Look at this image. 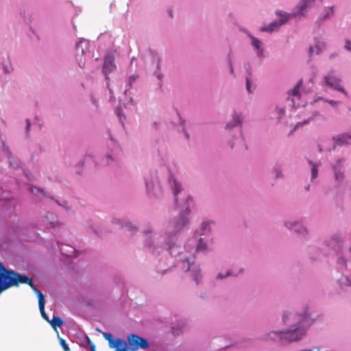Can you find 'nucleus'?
<instances>
[{
	"instance_id": "nucleus-31",
	"label": "nucleus",
	"mask_w": 351,
	"mask_h": 351,
	"mask_svg": "<svg viewBox=\"0 0 351 351\" xmlns=\"http://www.w3.org/2000/svg\"><path fill=\"white\" fill-rule=\"evenodd\" d=\"M160 321L159 320H150V319H145L142 322L141 326L144 328H156V327H161V326L159 325Z\"/></svg>"
},
{
	"instance_id": "nucleus-21",
	"label": "nucleus",
	"mask_w": 351,
	"mask_h": 351,
	"mask_svg": "<svg viewBox=\"0 0 351 351\" xmlns=\"http://www.w3.org/2000/svg\"><path fill=\"white\" fill-rule=\"evenodd\" d=\"M348 252H344L343 248L335 254L337 255V263L341 267V269L347 268V263L350 261V258L346 255Z\"/></svg>"
},
{
	"instance_id": "nucleus-22",
	"label": "nucleus",
	"mask_w": 351,
	"mask_h": 351,
	"mask_svg": "<svg viewBox=\"0 0 351 351\" xmlns=\"http://www.w3.org/2000/svg\"><path fill=\"white\" fill-rule=\"evenodd\" d=\"M56 243L62 255L70 257L74 254L75 248L73 246L60 243L59 241H57Z\"/></svg>"
},
{
	"instance_id": "nucleus-15",
	"label": "nucleus",
	"mask_w": 351,
	"mask_h": 351,
	"mask_svg": "<svg viewBox=\"0 0 351 351\" xmlns=\"http://www.w3.org/2000/svg\"><path fill=\"white\" fill-rule=\"evenodd\" d=\"M168 184L173 194L176 204L179 205L178 195L182 189L181 184L171 174H169L168 176Z\"/></svg>"
},
{
	"instance_id": "nucleus-26",
	"label": "nucleus",
	"mask_w": 351,
	"mask_h": 351,
	"mask_svg": "<svg viewBox=\"0 0 351 351\" xmlns=\"http://www.w3.org/2000/svg\"><path fill=\"white\" fill-rule=\"evenodd\" d=\"M49 199L56 202L59 206L62 207L66 211L70 212L72 210V206L67 200L63 199H58L55 198L52 195H51V197Z\"/></svg>"
},
{
	"instance_id": "nucleus-19",
	"label": "nucleus",
	"mask_w": 351,
	"mask_h": 351,
	"mask_svg": "<svg viewBox=\"0 0 351 351\" xmlns=\"http://www.w3.org/2000/svg\"><path fill=\"white\" fill-rule=\"evenodd\" d=\"M247 36L250 38L252 42L251 45L254 49L256 50V56L258 58H263L264 56V51L262 48V41L258 38L254 36L251 33H247Z\"/></svg>"
},
{
	"instance_id": "nucleus-30",
	"label": "nucleus",
	"mask_w": 351,
	"mask_h": 351,
	"mask_svg": "<svg viewBox=\"0 0 351 351\" xmlns=\"http://www.w3.org/2000/svg\"><path fill=\"white\" fill-rule=\"evenodd\" d=\"M1 66L3 73L5 75L10 74L13 70L9 57L7 58L6 60L1 63Z\"/></svg>"
},
{
	"instance_id": "nucleus-48",
	"label": "nucleus",
	"mask_w": 351,
	"mask_h": 351,
	"mask_svg": "<svg viewBox=\"0 0 351 351\" xmlns=\"http://www.w3.org/2000/svg\"><path fill=\"white\" fill-rule=\"evenodd\" d=\"M159 70H160V66H159V65H157L156 70L154 72V75H155L156 77L159 81L161 82L162 80V78H163V74L162 73H160V71Z\"/></svg>"
},
{
	"instance_id": "nucleus-60",
	"label": "nucleus",
	"mask_w": 351,
	"mask_h": 351,
	"mask_svg": "<svg viewBox=\"0 0 351 351\" xmlns=\"http://www.w3.org/2000/svg\"><path fill=\"white\" fill-rule=\"evenodd\" d=\"M313 52H314L313 47H309V50H308V55H309V56H311L313 54Z\"/></svg>"
},
{
	"instance_id": "nucleus-24",
	"label": "nucleus",
	"mask_w": 351,
	"mask_h": 351,
	"mask_svg": "<svg viewBox=\"0 0 351 351\" xmlns=\"http://www.w3.org/2000/svg\"><path fill=\"white\" fill-rule=\"evenodd\" d=\"M28 191L38 197L42 196L43 197L49 198L51 197V195L43 189L32 184L29 186Z\"/></svg>"
},
{
	"instance_id": "nucleus-25",
	"label": "nucleus",
	"mask_w": 351,
	"mask_h": 351,
	"mask_svg": "<svg viewBox=\"0 0 351 351\" xmlns=\"http://www.w3.org/2000/svg\"><path fill=\"white\" fill-rule=\"evenodd\" d=\"M28 285H29L31 287V288L32 289V290L34 291V292L35 293V294L36 295V296L38 298V307L43 308V306H45V304L44 294L42 293V291L40 290H39L35 287V286L32 282L30 284H28Z\"/></svg>"
},
{
	"instance_id": "nucleus-6",
	"label": "nucleus",
	"mask_w": 351,
	"mask_h": 351,
	"mask_svg": "<svg viewBox=\"0 0 351 351\" xmlns=\"http://www.w3.org/2000/svg\"><path fill=\"white\" fill-rule=\"evenodd\" d=\"M145 186L147 194L156 198H160L163 195V188L161 184L160 176L158 171H151L145 178Z\"/></svg>"
},
{
	"instance_id": "nucleus-44",
	"label": "nucleus",
	"mask_w": 351,
	"mask_h": 351,
	"mask_svg": "<svg viewBox=\"0 0 351 351\" xmlns=\"http://www.w3.org/2000/svg\"><path fill=\"white\" fill-rule=\"evenodd\" d=\"M314 119V117H309L308 119H305L302 122H298L295 124V127H294V130H295L297 128H298L300 126H303L304 125H306L308 123H310L311 121L313 120Z\"/></svg>"
},
{
	"instance_id": "nucleus-51",
	"label": "nucleus",
	"mask_w": 351,
	"mask_h": 351,
	"mask_svg": "<svg viewBox=\"0 0 351 351\" xmlns=\"http://www.w3.org/2000/svg\"><path fill=\"white\" fill-rule=\"evenodd\" d=\"M344 48L349 51H351V40L346 39L345 40Z\"/></svg>"
},
{
	"instance_id": "nucleus-3",
	"label": "nucleus",
	"mask_w": 351,
	"mask_h": 351,
	"mask_svg": "<svg viewBox=\"0 0 351 351\" xmlns=\"http://www.w3.org/2000/svg\"><path fill=\"white\" fill-rule=\"evenodd\" d=\"M318 319L312 318L308 313L306 308L301 313L293 310H286L282 312V321L288 329H308Z\"/></svg>"
},
{
	"instance_id": "nucleus-56",
	"label": "nucleus",
	"mask_w": 351,
	"mask_h": 351,
	"mask_svg": "<svg viewBox=\"0 0 351 351\" xmlns=\"http://www.w3.org/2000/svg\"><path fill=\"white\" fill-rule=\"evenodd\" d=\"M311 117H314V119L317 117H322V115L320 114V112L317 110L316 111H314L313 113H312V116Z\"/></svg>"
},
{
	"instance_id": "nucleus-11",
	"label": "nucleus",
	"mask_w": 351,
	"mask_h": 351,
	"mask_svg": "<svg viewBox=\"0 0 351 351\" xmlns=\"http://www.w3.org/2000/svg\"><path fill=\"white\" fill-rule=\"evenodd\" d=\"M276 332L283 343L300 340L305 335L304 330H276Z\"/></svg>"
},
{
	"instance_id": "nucleus-5",
	"label": "nucleus",
	"mask_w": 351,
	"mask_h": 351,
	"mask_svg": "<svg viewBox=\"0 0 351 351\" xmlns=\"http://www.w3.org/2000/svg\"><path fill=\"white\" fill-rule=\"evenodd\" d=\"M243 116L242 113L233 111L232 119L225 125L224 130L227 137L229 138L228 143L232 149L236 141H243L244 137L242 132Z\"/></svg>"
},
{
	"instance_id": "nucleus-55",
	"label": "nucleus",
	"mask_w": 351,
	"mask_h": 351,
	"mask_svg": "<svg viewBox=\"0 0 351 351\" xmlns=\"http://www.w3.org/2000/svg\"><path fill=\"white\" fill-rule=\"evenodd\" d=\"M228 63H229L230 73L231 74H233L234 73V68H233V65H232V61H231V60L230 58H229V60H228Z\"/></svg>"
},
{
	"instance_id": "nucleus-2",
	"label": "nucleus",
	"mask_w": 351,
	"mask_h": 351,
	"mask_svg": "<svg viewBox=\"0 0 351 351\" xmlns=\"http://www.w3.org/2000/svg\"><path fill=\"white\" fill-rule=\"evenodd\" d=\"M104 337L108 341L110 348L115 351H137L138 349L149 348V343L145 338L135 334H130L127 337V341L122 339H114L112 334L103 333Z\"/></svg>"
},
{
	"instance_id": "nucleus-13",
	"label": "nucleus",
	"mask_w": 351,
	"mask_h": 351,
	"mask_svg": "<svg viewBox=\"0 0 351 351\" xmlns=\"http://www.w3.org/2000/svg\"><path fill=\"white\" fill-rule=\"evenodd\" d=\"M334 73V71H331L324 77L325 84L328 87L333 88L334 90L342 93L346 96H348V92L341 85V79L335 77Z\"/></svg>"
},
{
	"instance_id": "nucleus-45",
	"label": "nucleus",
	"mask_w": 351,
	"mask_h": 351,
	"mask_svg": "<svg viewBox=\"0 0 351 351\" xmlns=\"http://www.w3.org/2000/svg\"><path fill=\"white\" fill-rule=\"evenodd\" d=\"M273 172L275 173L276 179H281L284 178V176L279 167H274L273 169Z\"/></svg>"
},
{
	"instance_id": "nucleus-36",
	"label": "nucleus",
	"mask_w": 351,
	"mask_h": 351,
	"mask_svg": "<svg viewBox=\"0 0 351 351\" xmlns=\"http://www.w3.org/2000/svg\"><path fill=\"white\" fill-rule=\"evenodd\" d=\"M88 158H91V156L90 155H85L84 157L80 160L75 165V168L77 169L76 171H75V173L77 174H80L81 173V171H82V169L84 167V162H85V160Z\"/></svg>"
},
{
	"instance_id": "nucleus-1",
	"label": "nucleus",
	"mask_w": 351,
	"mask_h": 351,
	"mask_svg": "<svg viewBox=\"0 0 351 351\" xmlns=\"http://www.w3.org/2000/svg\"><path fill=\"white\" fill-rule=\"evenodd\" d=\"M184 200L178 215L168 220L162 228H158L150 222L144 225L142 230L143 245L152 254H162L166 257L165 261L159 260L156 266L158 273L165 275L171 268L178 267L189 273L196 285H199L202 279L200 265L195 262L194 255L184 252V247L178 239V234L190 223L192 198L187 196Z\"/></svg>"
},
{
	"instance_id": "nucleus-41",
	"label": "nucleus",
	"mask_w": 351,
	"mask_h": 351,
	"mask_svg": "<svg viewBox=\"0 0 351 351\" xmlns=\"http://www.w3.org/2000/svg\"><path fill=\"white\" fill-rule=\"evenodd\" d=\"M232 276H233L232 271L228 270L226 274H222L221 272L219 273L216 276V279L221 280H223V279H225L228 277Z\"/></svg>"
},
{
	"instance_id": "nucleus-40",
	"label": "nucleus",
	"mask_w": 351,
	"mask_h": 351,
	"mask_svg": "<svg viewBox=\"0 0 351 351\" xmlns=\"http://www.w3.org/2000/svg\"><path fill=\"white\" fill-rule=\"evenodd\" d=\"M56 332L57 333V336H58L60 344L62 346V348H63L64 351H70V348H69V346L67 345V343H66L65 340L59 336L58 330H56Z\"/></svg>"
},
{
	"instance_id": "nucleus-16",
	"label": "nucleus",
	"mask_w": 351,
	"mask_h": 351,
	"mask_svg": "<svg viewBox=\"0 0 351 351\" xmlns=\"http://www.w3.org/2000/svg\"><path fill=\"white\" fill-rule=\"evenodd\" d=\"M334 5L324 7V12L319 14L318 19L315 22V26L319 27L324 21L329 20L334 15Z\"/></svg>"
},
{
	"instance_id": "nucleus-37",
	"label": "nucleus",
	"mask_w": 351,
	"mask_h": 351,
	"mask_svg": "<svg viewBox=\"0 0 351 351\" xmlns=\"http://www.w3.org/2000/svg\"><path fill=\"white\" fill-rule=\"evenodd\" d=\"M84 43V40H80L75 44V50L77 51V54H81L83 56L84 54L85 49L87 48L86 45L87 44L85 43V48L83 47V43Z\"/></svg>"
},
{
	"instance_id": "nucleus-7",
	"label": "nucleus",
	"mask_w": 351,
	"mask_h": 351,
	"mask_svg": "<svg viewBox=\"0 0 351 351\" xmlns=\"http://www.w3.org/2000/svg\"><path fill=\"white\" fill-rule=\"evenodd\" d=\"M275 14L276 16L279 17V19L272 21L268 25H265L260 27V32L268 33L277 32L279 30L281 26L287 23L290 19H298L297 16H293V12H291V13H288L282 10H277L275 12Z\"/></svg>"
},
{
	"instance_id": "nucleus-23",
	"label": "nucleus",
	"mask_w": 351,
	"mask_h": 351,
	"mask_svg": "<svg viewBox=\"0 0 351 351\" xmlns=\"http://www.w3.org/2000/svg\"><path fill=\"white\" fill-rule=\"evenodd\" d=\"M114 223H119L122 228H125L132 234L138 231V226L136 223H133L130 221L121 222L119 219H115Z\"/></svg>"
},
{
	"instance_id": "nucleus-63",
	"label": "nucleus",
	"mask_w": 351,
	"mask_h": 351,
	"mask_svg": "<svg viewBox=\"0 0 351 351\" xmlns=\"http://www.w3.org/2000/svg\"><path fill=\"white\" fill-rule=\"evenodd\" d=\"M132 327L134 328H138V324L136 322H132V324L131 325Z\"/></svg>"
},
{
	"instance_id": "nucleus-4",
	"label": "nucleus",
	"mask_w": 351,
	"mask_h": 351,
	"mask_svg": "<svg viewBox=\"0 0 351 351\" xmlns=\"http://www.w3.org/2000/svg\"><path fill=\"white\" fill-rule=\"evenodd\" d=\"M32 279L28 276L7 269L0 262V290L1 292L12 287H19L20 284H30Z\"/></svg>"
},
{
	"instance_id": "nucleus-38",
	"label": "nucleus",
	"mask_w": 351,
	"mask_h": 351,
	"mask_svg": "<svg viewBox=\"0 0 351 351\" xmlns=\"http://www.w3.org/2000/svg\"><path fill=\"white\" fill-rule=\"evenodd\" d=\"M302 84H303L302 80H300L297 83V84L294 86V88L289 91V95H291L293 96H298L300 88L302 86Z\"/></svg>"
},
{
	"instance_id": "nucleus-62",
	"label": "nucleus",
	"mask_w": 351,
	"mask_h": 351,
	"mask_svg": "<svg viewBox=\"0 0 351 351\" xmlns=\"http://www.w3.org/2000/svg\"><path fill=\"white\" fill-rule=\"evenodd\" d=\"M178 118H179L180 124V125H182L184 124V119H182L180 117V114H178Z\"/></svg>"
},
{
	"instance_id": "nucleus-50",
	"label": "nucleus",
	"mask_w": 351,
	"mask_h": 351,
	"mask_svg": "<svg viewBox=\"0 0 351 351\" xmlns=\"http://www.w3.org/2000/svg\"><path fill=\"white\" fill-rule=\"evenodd\" d=\"M39 310L40 311V313H41L43 317L49 322V318L48 315L46 314V313L45 311V306H43V308H39Z\"/></svg>"
},
{
	"instance_id": "nucleus-14",
	"label": "nucleus",
	"mask_w": 351,
	"mask_h": 351,
	"mask_svg": "<svg viewBox=\"0 0 351 351\" xmlns=\"http://www.w3.org/2000/svg\"><path fill=\"white\" fill-rule=\"evenodd\" d=\"M116 69L114 56L111 53L106 55L104 59L102 73L105 75L106 80H109L108 75Z\"/></svg>"
},
{
	"instance_id": "nucleus-12",
	"label": "nucleus",
	"mask_w": 351,
	"mask_h": 351,
	"mask_svg": "<svg viewBox=\"0 0 351 351\" xmlns=\"http://www.w3.org/2000/svg\"><path fill=\"white\" fill-rule=\"evenodd\" d=\"M315 0H300L298 3L292 10L293 16L298 19L306 17L308 14V9L313 8Z\"/></svg>"
},
{
	"instance_id": "nucleus-49",
	"label": "nucleus",
	"mask_w": 351,
	"mask_h": 351,
	"mask_svg": "<svg viewBox=\"0 0 351 351\" xmlns=\"http://www.w3.org/2000/svg\"><path fill=\"white\" fill-rule=\"evenodd\" d=\"M3 152L5 153L7 158L12 155V153L10 150L9 147L5 145V142H3Z\"/></svg>"
},
{
	"instance_id": "nucleus-20",
	"label": "nucleus",
	"mask_w": 351,
	"mask_h": 351,
	"mask_svg": "<svg viewBox=\"0 0 351 351\" xmlns=\"http://www.w3.org/2000/svg\"><path fill=\"white\" fill-rule=\"evenodd\" d=\"M175 320H172L173 326L170 329H182V328L190 326L191 321L184 317H175Z\"/></svg>"
},
{
	"instance_id": "nucleus-53",
	"label": "nucleus",
	"mask_w": 351,
	"mask_h": 351,
	"mask_svg": "<svg viewBox=\"0 0 351 351\" xmlns=\"http://www.w3.org/2000/svg\"><path fill=\"white\" fill-rule=\"evenodd\" d=\"M90 228L92 229L93 232L97 234V235H100V230L99 229V227H94L93 225H90Z\"/></svg>"
},
{
	"instance_id": "nucleus-34",
	"label": "nucleus",
	"mask_w": 351,
	"mask_h": 351,
	"mask_svg": "<svg viewBox=\"0 0 351 351\" xmlns=\"http://www.w3.org/2000/svg\"><path fill=\"white\" fill-rule=\"evenodd\" d=\"M116 156L115 155L110 152L107 153L104 158H102V163L106 165H111L112 162H116Z\"/></svg>"
},
{
	"instance_id": "nucleus-61",
	"label": "nucleus",
	"mask_w": 351,
	"mask_h": 351,
	"mask_svg": "<svg viewBox=\"0 0 351 351\" xmlns=\"http://www.w3.org/2000/svg\"><path fill=\"white\" fill-rule=\"evenodd\" d=\"M182 132H184L186 139H189V133L186 132V130L184 128H182Z\"/></svg>"
},
{
	"instance_id": "nucleus-29",
	"label": "nucleus",
	"mask_w": 351,
	"mask_h": 351,
	"mask_svg": "<svg viewBox=\"0 0 351 351\" xmlns=\"http://www.w3.org/2000/svg\"><path fill=\"white\" fill-rule=\"evenodd\" d=\"M138 75L137 74H133L130 75L126 82V86L125 90V94L130 92V90L132 88L134 83H135L138 79Z\"/></svg>"
},
{
	"instance_id": "nucleus-46",
	"label": "nucleus",
	"mask_w": 351,
	"mask_h": 351,
	"mask_svg": "<svg viewBox=\"0 0 351 351\" xmlns=\"http://www.w3.org/2000/svg\"><path fill=\"white\" fill-rule=\"evenodd\" d=\"M245 83H246V89H247V91L249 93H253L254 88H252V82H251V80L249 78V77H246L245 78Z\"/></svg>"
},
{
	"instance_id": "nucleus-17",
	"label": "nucleus",
	"mask_w": 351,
	"mask_h": 351,
	"mask_svg": "<svg viewBox=\"0 0 351 351\" xmlns=\"http://www.w3.org/2000/svg\"><path fill=\"white\" fill-rule=\"evenodd\" d=\"M332 139L335 144L332 148L329 149V151H334L337 146L349 145L350 144L351 135L343 133L337 136H333Z\"/></svg>"
},
{
	"instance_id": "nucleus-32",
	"label": "nucleus",
	"mask_w": 351,
	"mask_h": 351,
	"mask_svg": "<svg viewBox=\"0 0 351 351\" xmlns=\"http://www.w3.org/2000/svg\"><path fill=\"white\" fill-rule=\"evenodd\" d=\"M207 250V241L204 238H199L196 244L197 252H204Z\"/></svg>"
},
{
	"instance_id": "nucleus-28",
	"label": "nucleus",
	"mask_w": 351,
	"mask_h": 351,
	"mask_svg": "<svg viewBox=\"0 0 351 351\" xmlns=\"http://www.w3.org/2000/svg\"><path fill=\"white\" fill-rule=\"evenodd\" d=\"M271 113L273 115L272 118L276 119L280 122L285 115V108L276 106Z\"/></svg>"
},
{
	"instance_id": "nucleus-35",
	"label": "nucleus",
	"mask_w": 351,
	"mask_h": 351,
	"mask_svg": "<svg viewBox=\"0 0 351 351\" xmlns=\"http://www.w3.org/2000/svg\"><path fill=\"white\" fill-rule=\"evenodd\" d=\"M49 323L53 329H56L58 327H61L64 322L60 317H56L53 315V319L51 320L49 319Z\"/></svg>"
},
{
	"instance_id": "nucleus-64",
	"label": "nucleus",
	"mask_w": 351,
	"mask_h": 351,
	"mask_svg": "<svg viewBox=\"0 0 351 351\" xmlns=\"http://www.w3.org/2000/svg\"><path fill=\"white\" fill-rule=\"evenodd\" d=\"M199 297H200V298H202V299H204V300L206 299V298H207L206 294V293H205V292H204V293H203L202 294H201V295H199Z\"/></svg>"
},
{
	"instance_id": "nucleus-27",
	"label": "nucleus",
	"mask_w": 351,
	"mask_h": 351,
	"mask_svg": "<svg viewBox=\"0 0 351 351\" xmlns=\"http://www.w3.org/2000/svg\"><path fill=\"white\" fill-rule=\"evenodd\" d=\"M308 163L311 167V181L313 182L318 176V167L319 165L310 159L308 160Z\"/></svg>"
},
{
	"instance_id": "nucleus-9",
	"label": "nucleus",
	"mask_w": 351,
	"mask_h": 351,
	"mask_svg": "<svg viewBox=\"0 0 351 351\" xmlns=\"http://www.w3.org/2000/svg\"><path fill=\"white\" fill-rule=\"evenodd\" d=\"M345 161L346 159L341 158L330 164V168L333 173L332 178L334 180V187L336 189L339 188L341 185L346 178L345 167L343 166V162Z\"/></svg>"
},
{
	"instance_id": "nucleus-57",
	"label": "nucleus",
	"mask_w": 351,
	"mask_h": 351,
	"mask_svg": "<svg viewBox=\"0 0 351 351\" xmlns=\"http://www.w3.org/2000/svg\"><path fill=\"white\" fill-rule=\"evenodd\" d=\"M245 69L250 75L252 74V69L250 64H245Z\"/></svg>"
},
{
	"instance_id": "nucleus-58",
	"label": "nucleus",
	"mask_w": 351,
	"mask_h": 351,
	"mask_svg": "<svg viewBox=\"0 0 351 351\" xmlns=\"http://www.w3.org/2000/svg\"><path fill=\"white\" fill-rule=\"evenodd\" d=\"M338 56H339L338 53H337V52H334V53H332L330 55L329 58H330V59L335 58H337Z\"/></svg>"
},
{
	"instance_id": "nucleus-43",
	"label": "nucleus",
	"mask_w": 351,
	"mask_h": 351,
	"mask_svg": "<svg viewBox=\"0 0 351 351\" xmlns=\"http://www.w3.org/2000/svg\"><path fill=\"white\" fill-rule=\"evenodd\" d=\"M116 114L119 119L120 122L123 124V121L126 119L125 116L123 114V111L121 108H117L116 109Z\"/></svg>"
},
{
	"instance_id": "nucleus-8",
	"label": "nucleus",
	"mask_w": 351,
	"mask_h": 351,
	"mask_svg": "<svg viewBox=\"0 0 351 351\" xmlns=\"http://www.w3.org/2000/svg\"><path fill=\"white\" fill-rule=\"evenodd\" d=\"M343 248L342 241L339 235L325 239L322 244V250L325 255L336 254Z\"/></svg>"
},
{
	"instance_id": "nucleus-52",
	"label": "nucleus",
	"mask_w": 351,
	"mask_h": 351,
	"mask_svg": "<svg viewBox=\"0 0 351 351\" xmlns=\"http://www.w3.org/2000/svg\"><path fill=\"white\" fill-rule=\"evenodd\" d=\"M324 101L326 102V103H328L329 104H330L333 107L336 106L338 104L340 103V101H335V100H332V99H325Z\"/></svg>"
},
{
	"instance_id": "nucleus-42",
	"label": "nucleus",
	"mask_w": 351,
	"mask_h": 351,
	"mask_svg": "<svg viewBox=\"0 0 351 351\" xmlns=\"http://www.w3.org/2000/svg\"><path fill=\"white\" fill-rule=\"evenodd\" d=\"M210 222L209 221H204L201 225V230L204 232H208L210 230Z\"/></svg>"
},
{
	"instance_id": "nucleus-33",
	"label": "nucleus",
	"mask_w": 351,
	"mask_h": 351,
	"mask_svg": "<svg viewBox=\"0 0 351 351\" xmlns=\"http://www.w3.org/2000/svg\"><path fill=\"white\" fill-rule=\"evenodd\" d=\"M8 159L10 166L12 167L13 169H19L21 167V162L20 160L14 157L13 155H11L10 156L8 157Z\"/></svg>"
},
{
	"instance_id": "nucleus-10",
	"label": "nucleus",
	"mask_w": 351,
	"mask_h": 351,
	"mask_svg": "<svg viewBox=\"0 0 351 351\" xmlns=\"http://www.w3.org/2000/svg\"><path fill=\"white\" fill-rule=\"evenodd\" d=\"M283 226L287 230L293 231L297 235L304 239H306L308 238L309 230L303 224V222L300 220H285L283 222Z\"/></svg>"
},
{
	"instance_id": "nucleus-59",
	"label": "nucleus",
	"mask_w": 351,
	"mask_h": 351,
	"mask_svg": "<svg viewBox=\"0 0 351 351\" xmlns=\"http://www.w3.org/2000/svg\"><path fill=\"white\" fill-rule=\"evenodd\" d=\"M315 49H316V51H315V53H316V54H317V55H318V54H319V53L322 52V50H321L320 47H319L318 45H316V46L315 47Z\"/></svg>"
},
{
	"instance_id": "nucleus-18",
	"label": "nucleus",
	"mask_w": 351,
	"mask_h": 351,
	"mask_svg": "<svg viewBox=\"0 0 351 351\" xmlns=\"http://www.w3.org/2000/svg\"><path fill=\"white\" fill-rule=\"evenodd\" d=\"M340 289L348 293V300L351 303V274L348 276H343L339 280Z\"/></svg>"
},
{
	"instance_id": "nucleus-47",
	"label": "nucleus",
	"mask_w": 351,
	"mask_h": 351,
	"mask_svg": "<svg viewBox=\"0 0 351 351\" xmlns=\"http://www.w3.org/2000/svg\"><path fill=\"white\" fill-rule=\"evenodd\" d=\"M31 127V121L29 119L25 120V135L27 137L29 136V131Z\"/></svg>"
},
{
	"instance_id": "nucleus-54",
	"label": "nucleus",
	"mask_w": 351,
	"mask_h": 351,
	"mask_svg": "<svg viewBox=\"0 0 351 351\" xmlns=\"http://www.w3.org/2000/svg\"><path fill=\"white\" fill-rule=\"evenodd\" d=\"M86 339H87V341L88 342V343L90 344V350L91 351H96V347H95V345L93 343H91L90 342V339L88 338V337H86Z\"/></svg>"
},
{
	"instance_id": "nucleus-39",
	"label": "nucleus",
	"mask_w": 351,
	"mask_h": 351,
	"mask_svg": "<svg viewBox=\"0 0 351 351\" xmlns=\"http://www.w3.org/2000/svg\"><path fill=\"white\" fill-rule=\"evenodd\" d=\"M64 324L65 327L69 329H80V326L73 320H66Z\"/></svg>"
}]
</instances>
